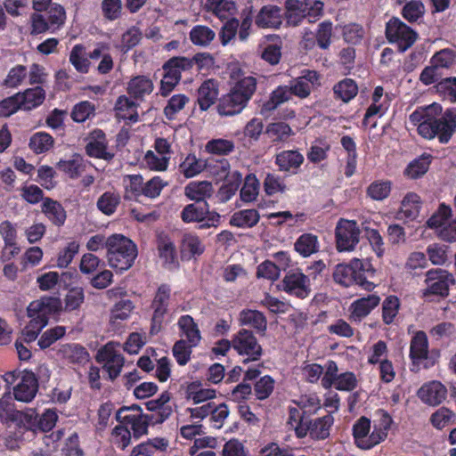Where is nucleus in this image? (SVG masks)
Returning a JSON list of instances; mask_svg holds the SVG:
<instances>
[{
	"instance_id": "obj_6",
	"label": "nucleus",
	"mask_w": 456,
	"mask_h": 456,
	"mask_svg": "<svg viewBox=\"0 0 456 456\" xmlns=\"http://www.w3.org/2000/svg\"><path fill=\"white\" fill-rule=\"evenodd\" d=\"M321 383L325 389L334 387L338 391L351 392L356 388L358 382L355 374L352 371L338 374L337 362L330 360L325 365V371Z\"/></svg>"
},
{
	"instance_id": "obj_16",
	"label": "nucleus",
	"mask_w": 456,
	"mask_h": 456,
	"mask_svg": "<svg viewBox=\"0 0 456 456\" xmlns=\"http://www.w3.org/2000/svg\"><path fill=\"white\" fill-rule=\"evenodd\" d=\"M305 158L297 150H284L275 155L274 163L279 171L296 175L304 163Z\"/></svg>"
},
{
	"instance_id": "obj_28",
	"label": "nucleus",
	"mask_w": 456,
	"mask_h": 456,
	"mask_svg": "<svg viewBox=\"0 0 456 456\" xmlns=\"http://www.w3.org/2000/svg\"><path fill=\"white\" fill-rule=\"evenodd\" d=\"M41 208L53 224L61 227L65 224L67 219L66 210L59 201L51 198H45Z\"/></svg>"
},
{
	"instance_id": "obj_38",
	"label": "nucleus",
	"mask_w": 456,
	"mask_h": 456,
	"mask_svg": "<svg viewBox=\"0 0 456 456\" xmlns=\"http://www.w3.org/2000/svg\"><path fill=\"white\" fill-rule=\"evenodd\" d=\"M259 219L260 215L256 209H242L233 213L230 224L239 228H252L257 224Z\"/></svg>"
},
{
	"instance_id": "obj_52",
	"label": "nucleus",
	"mask_w": 456,
	"mask_h": 456,
	"mask_svg": "<svg viewBox=\"0 0 456 456\" xmlns=\"http://www.w3.org/2000/svg\"><path fill=\"white\" fill-rule=\"evenodd\" d=\"M401 307V302L397 296H387L382 303V321L390 325L395 322Z\"/></svg>"
},
{
	"instance_id": "obj_45",
	"label": "nucleus",
	"mask_w": 456,
	"mask_h": 456,
	"mask_svg": "<svg viewBox=\"0 0 456 456\" xmlns=\"http://www.w3.org/2000/svg\"><path fill=\"white\" fill-rule=\"evenodd\" d=\"M54 145L53 137L46 132H37L33 134L28 142L29 149L36 154L45 153Z\"/></svg>"
},
{
	"instance_id": "obj_8",
	"label": "nucleus",
	"mask_w": 456,
	"mask_h": 456,
	"mask_svg": "<svg viewBox=\"0 0 456 456\" xmlns=\"http://www.w3.org/2000/svg\"><path fill=\"white\" fill-rule=\"evenodd\" d=\"M425 283L427 288L422 290L423 297L430 296L446 297L449 296L450 287L455 284V278L447 270L432 268L426 273Z\"/></svg>"
},
{
	"instance_id": "obj_50",
	"label": "nucleus",
	"mask_w": 456,
	"mask_h": 456,
	"mask_svg": "<svg viewBox=\"0 0 456 456\" xmlns=\"http://www.w3.org/2000/svg\"><path fill=\"white\" fill-rule=\"evenodd\" d=\"M421 208L420 197L414 192L407 193L401 203V213L411 220H414Z\"/></svg>"
},
{
	"instance_id": "obj_3",
	"label": "nucleus",
	"mask_w": 456,
	"mask_h": 456,
	"mask_svg": "<svg viewBox=\"0 0 456 456\" xmlns=\"http://www.w3.org/2000/svg\"><path fill=\"white\" fill-rule=\"evenodd\" d=\"M257 81L252 76L238 78L230 91L218 100L217 111L221 116H234L248 105L256 90Z\"/></svg>"
},
{
	"instance_id": "obj_25",
	"label": "nucleus",
	"mask_w": 456,
	"mask_h": 456,
	"mask_svg": "<svg viewBox=\"0 0 456 456\" xmlns=\"http://www.w3.org/2000/svg\"><path fill=\"white\" fill-rule=\"evenodd\" d=\"M213 186L210 182H191L184 188V195L194 202L200 204H208L206 200L207 198L211 196Z\"/></svg>"
},
{
	"instance_id": "obj_44",
	"label": "nucleus",
	"mask_w": 456,
	"mask_h": 456,
	"mask_svg": "<svg viewBox=\"0 0 456 456\" xmlns=\"http://www.w3.org/2000/svg\"><path fill=\"white\" fill-rule=\"evenodd\" d=\"M242 181V175L240 172H233L229 177L226 178L225 183L219 188L217 191V198L221 202L230 200L238 191Z\"/></svg>"
},
{
	"instance_id": "obj_10",
	"label": "nucleus",
	"mask_w": 456,
	"mask_h": 456,
	"mask_svg": "<svg viewBox=\"0 0 456 456\" xmlns=\"http://www.w3.org/2000/svg\"><path fill=\"white\" fill-rule=\"evenodd\" d=\"M361 231L354 220L339 219L335 229L338 251H352L360 241Z\"/></svg>"
},
{
	"instance_id": "obj_31",
	"label": "nucleus",
	"mask_w": 456,
	"mask_h": 456,
	"mask_svg": "<svg viewBox=\"0 0 456 456\" xmlns=\"http://www.w3.org/2000/svg\"><path fill=\"white\" fill-rule=\"evenodd\" d=\"M126 90L130 97L136 100L142 99L153 91V83L146 76H136L130 79Z\"/></svg>"
},
{
	"instance_id": "obj_1",
	"label": "nucleus",
	"mask_w": 456,
	"mask_h": 456,
	"mask_svg": "<svg viewBox=\"0 0 456 456\" xmlns=\"http://www.w3.org/2000/svg\"><path fill=\"white\" fill-rule=\"evenodd\" d=\"M410 120L418 126V133L424 139L437 138L442 144L448 143L456 133V108H448L443 111L441 104L434 102L417 108Z\"/></svg>"
},
{
	"instance_id": "obj_9",
	"label": "nucleus",
	"mask_w": 456,
	"mask_h": 456,
	"mask_svg": "<svg viewBox=\"0 0 456 456\" xmlns=\"http://www.w3.org/2000/svg\"><path fill=\"white\" fill-rule=\"evenodd\" d=\"M171 298V288L167 283L160 284L153 297L150 308L152 311L151 320V334H158L163 326L165 317L168 313Z\"/></svg>"
},
{
	"instance_id": "obj_60",
	"label": "nucleus",
	"mask_w": 456,
	"mask_h": 456,
	"mask_svg": "<svg viewBox=\"0 0 456 456\" xmlns=\"http://www.w3.org/2000/svg\"><path fill=\"white\" fill-rule=\"evenodd\" d=\"M85 302V291L82 287H72L68 289L64 297V310L73 312L78 310Z\"/></svg>"
},
{
	"instance_id": "obj_22",
	"label": "nucleus",
	"mask_w": 456,
	"mask_h": 456,
	"mask_svg": "<svg viewBox=\"0 0 456 456\" xmlns=\"http://www.w3.org/2000/svg\"><path fill=\"white\" fill-rule=\"evenodd\" d=\"M239 323L240 326H248L256 333L264 336L267 330V320L265 315L258 311L249 308L242 309L239 314Z\"/></svg>"
},
{
	"instance_id": "obj_43",
	"label": "nucleus",
	"mask_w": 456,
	"mask_h": 456,
	"mask_svg": "<svg viewBox=\"0 0 456 456\" xmlns=\"http://www.w3.org/2000/svg\"><path fill=\"white\" fill-rule=\"evenodd\" d=\"M126 200H137L143 195V178L141 175H128L124 178Z\"/></svg>"
},
{
	"instance_id": "obj_58",
	"label": "nucleus",
	"mask_w": 456,
	"mask_h": 456,
	"mask_svg": "<svg viewBox=\"0 0 456 456\" xmlns=\"http://www.w3.org/2000/svg\"><path fill=\"white\" fill-rule=\"evenodd\" d=\"M456 60V52L451 48H444L436 52L430 59V64H433L439 70L441 69H450L453 66Z\"/></svg>"
},
{
	"instance_id": "obj_35",
	"label": "nucleus",
	"mask_w": 456,
	"mask_h": 456,
	"mask_svg": "<svg viewBox=\"0 0 456 456\" xmlns=\"http://www.w3.org/2000/svg\"><path fill=\"white\" fill-rule=\"evenodd\" d=\"M318 236L310 232L301 234L294 243V249L303 257H308L319 251Z\"/></svg>"
},
{
	"instance_id": "obj_41",
	"label": "nucleus",
	"mask_w": 456,
	"mask_h": 456,
	"mask_svg": "<svg viewBox=\"0 0 456 456\" xmlns=\"http://www.w3.org/2000/svg\"><path fill=\"white\" fill-rule=\"evenodd\" d=\"M432 156L424 153L420 157L411 160L404 169V175L411 179H418L424 175L431 164Z\"/></svg>"
},
{
	"instance_id": "obj_62",
	"label": "nucleus",
	"mask_w": 456,
	"mask_h": 456,
	"mask_svg": "<svg viewBox=\"0 0 456 456\" xmlns=\"http://www.w3.org/2000/svg\"><path fill=\"white\" fill-rule=\"evenodd\" d=\"M259 190V182L253 174L245 177L244 184L240 189V196L242 201L249 203L254 201Z\"/></svg>"
},
{
	"instance_id": "obj_19",
	"label": "nucleus",
	"mask_w": 456,
	"mask_h": 456,
	"mask_svg": "<svg viewBox=\"0 0 456 456\" xmlns=\"http://www.w3.org/2000/svg\"><path fill=\"white\" fill-rule=\"evenodd\" d=\"M219 94V84L214 78L205 80L197 90V103L201 111L208 110L216 103Z\"/></svg>"
},
{
	"instance_id": "obj_7",
	"label": "nucleus",
	"mask_w": 456,
	"mask_h": 456,
	"mask_svg": "<svg viewBox=\"0 0 456 456\" xmlns=\"http://www.w3.org/2000/svg\"><path fill=\"white\" fill-rule=\"evenodd\" d=\"M233 350L240 356L244 364L259 361L263 355L262 346L258 343L253 331L240 329L233 335Z\"/></svg>"
},
{
	"instance_id": "obj_17",
	"label": "nucleus",
	"mask_w": 456,
	"mask_h": 456,
	"mask_svg": "<svg viewBox=\"0 0 456 456\" xmlns=\"http://www.w3.org/2000/svg\"><path fill=\"white\" fill-rule=\"evenodd\" d=\"M379 419L373 421V428L369 436L368 445H366L367 450L385 441L391 428L393 423L392 417L384 410H379Z\"/></svg>"
},
{
	"instance_id": "obj_23",
	"label": "nucleus",
	"mask_w": 456,
	"mask_h": 456,
	"mask_svg": "<svg viewBox=\"0 0 456 456\" xmlns=\"http://www.w3.org/2000/svg\"><path fill=\"white\" fill-rule=\"evenodd\" d=\"M171 401H146V409L151 413L146 414L148 421L151 425L163 423L173 412V405Z\"/></svg>"
},
{
	"instance_id": "obj_54",
	"label": "nucleus",
	"mask_w": 456,
	"mask_h": 456,
	"mask_svg": "<svg viewBox=\"0 0 456 456\" xmlns=\"http://www.w3.org/2000/svg\"><path fill=\"white\" fill-rule=\"evenodd\" d=\"M392 190V183L388 180H378L372 182L366 190V194L373 200H384Z\"/></svg>"
},
{
	"instance_id": "obj_12",
	"label": "nucleus",
	"mask_w": 456,
	"mask_h": 456,
	"mask_svg": "<svg viewBox=\"0 0 456 456\" xmlns=\"http://www.w3.org/2000/svg\"><path fill=\"white\" fill-rule=\"evenodd\" d=\"M96 361L102 363V370L108 373L110 380L119 376L125 363L124 356L110 343L98 351Z\"/></svg>"
},
{
	"instance_id": "obj_5",
	"label": "nucleus",
	"mask_w": 456,
	"mask_h": 456,
	"mask_svg": "<svg viewBox=\"0 0 456 456\" xmlns=\"http://www.w3.org/2000/svg\"><path fill=\"white\" fill-rule=\"evenodd\" d=\"M386 37L390 44H395L399 52L403 53L416 42L418 34L399 18L393 17L386 24Z\"/></svg>"
},
{
	"instance_id": "obj_29",
	"label": "nucleus",
	"mask_w": 456,
	"mask_h": 456,
	"mask_svg": "<svg viewBox=\"0 0 456 456\" xmlns=\"http://www.w3.org/2000/svg\"><path fill=\"white\" fill-rule=\"evenodd\" d=\"M56 167L71 179L78 178L86 169L84 158L77 153L71 156L69 159H61Z\"/></svg>"
},
{
	"instance_id": "obj_15",
	"label": "nucleus",
	"mask_w": 456,
	"mask_h": 456,
	"mask_svg": "<svg viewBox=\"0 0 456 456\" xmlns=\"http://www.w3.org/2000/svg\"><path fill=\"white\" fill-rule=\"evenodd\" d=\"M281 8L274 4L261 7L255 15V24L259 28H280L282 24Z\"/></svg>"
},
{
	"instance_id": "obj_63",
	"label": "nucleus",
	"mask_w": 456,
	"mask_h": 456,
	"mask_svg": "<svg viewBox=\"0 0 456 456\" xmlns=\"http://www.w3.org/2000/svg\"><path fill=\"white\" fill-rule=\"evenodd\" d=\"M330 151V143L323 139H318L310 147L306 157L310 162L317 164L327 159Z\"/></svg>"
},
{
	"instance_id": "obj_40",
	"label": "nucleus",
	"mask_w": 456,
	"mask_h": 456,
	"mask_svg": "<svg viewBox=\"0 0 456 456\" xmlns=\"http://www.w3.org/2000/svg\"><path fill=\"white\" fill-rule=\"evenodd\" d=\"M370 419L367 417H361L353 426V436L356 446L362 450H367L368 439L371 428Z\"/></svg>"
},
{
	"instance_id": "obj_42",
	"label": "nucleus",
	"mask_w": 456,
	"mask_h": 456,
	"mask_svg": "<svg viewBox=\"0 0 456 456\" xmlns=\"http://www.w3.org/2000/svg\"><path fill=\"white\" fill-rule=\"evenodd\" d=\"M206 167L205 159H198L195 154H188L179 165V172L185 178H191L202 171Z\"/></svg>"
},
{
	"instance_id": "obj_37",
	"label": "nucleus",
	"mask_w": 456,
	"mask_h": 456,
	"mask_svg": "<svg viewBox=\"0 0 456 456\" xmlns=\"http://www.w3.org/2000/svg\"><path fill=\"white\" fill-rule=\"evenodd\" d=\"M333 94L336 100L347 103L357 95L358 86L354 79L346 77L334 85Z\"/></svg>"
},
{
	"instance_id": "obj_47",
	"label": "nucleus",
	"mask_w": 456,
	"mask_h": 456,
	"mask_svg": "<svg viewBox=\"0 0 456 456\" xmlns=\"http://www.w3.org/2000/svg\"><path fill=\"white\" fill-rule=\"evenodd\" d=\"M191 42L197 46H208L215 39L216 33L208 26L196 25L189 33Z\"/></svg>"
},
{
	"instance_id": "obj_24",
	"label": "nucleus",
	"mask_w": 456,
	"mask_h": 456,
	"mask_svg": "<svg viewBox=\"0 0 456 456\" xmlns=\"http://www.w3.org/2000/svg\"><path fill=\"white\" fill-rule=\"evenodd\" d=\"M169 446L166 437L148 438L147 441L134 446L129 456H153L156 452H165Z\"/></svg>"
},
{
	"instance_id": "obj_39",
	"label": "nucleus",
	"mask_w": 456,
	"mask_h": 456,
	"mask_svg": "<svg viewBox=\"0 0 456 456\" xmlns=\"http://www.w3.org/2000/svg\"><path fill=\"white\" fill-rule=\"evenodd\" d=\"M191 63V61H189L188 57L175 56L167 61L163 64L162 69L165 75L172 76V77L180 81L182 78V71L190 70Z\"/></svg>"
},
{
	"instance_id": "obj_4",
	"label": "nucleus",
	"mask_w": 456,
	"mask_h": 456,
	"mask_svg": "<svg viewBox=\"0 0 456 456\" xmlns=\"http://www.w3.org/2000/svg\"><path fill=\"white\" fill-rule=\"evenodd\" d=\"M105 248L109 265L120 273L131 268L138 255L136 244L119 233L109 236L106 239Z\"/></svg>"
},
{
	"instance_id": "obj_36",
	"label": "nucleus",
	"mask_w": 456,
	"mask_h": 456,
	"mask_svg": "<svg viewBox=\"0 0 456 456\" xmlns=\"http://www.w3.org/2000/svg\"><path fill=\"white\" fill-rule=\"evenodd\" d=\"M208 209L209 204L190 203L183 208L180 217L185 224L200 223L205 220Z\"/></svg>"
},
{
	"instance_id": "obj_55",
	"label": "nucleus",
	"mask_w": 456,
	"mask_h": 456,
	"mask_svg": "<svg viewBox=\"0 0 456 456\" xmlns=\"http://www.w3.org/2000/svg\"><path fill=\"white\" fill-rule=\"evenodd\" d=\"M85 55L86 47L82 44L75 45L69 53V62L80 73H87L89 69L90 62Z\"/></svg>"
},
{
	"instance_id": "obj_26",
	"label": "nucleus",
	"mask_w": 456,
	"mask_h": 456,
	"mask_svg": "<svg viewBox=\"0 0 456 456\" xmlns=\"http://www.w3.org/2000/svg\"><path fill=\"white\" fill-rule=\"evenodd\" d=\"M61 308V301L60 298L48 297H42L39 300L32 301L28 308L27 312L36 313L37 314L45 316L47 322L49 321L50 315L58 313Z\"/></svg>"
},
{
	"instance_id": "obj_57",
	"label": "nucleus",
	"mask_w": 456,
	"mask_h": 456,
	"mask_svg": "<svg viewBox=\"0 0 456 456\" xmlns=\"http://www.w3.org/2000/svg\"><path fill=\"white\" fill-rule=\"evenodd\" d=\"M402 5L401 15L408 22L414 23L424 17L426 9L422 1H414Z\"/></svg>"
},
{
	"instance_id": "obj_13",
	"label": "nucleus",
	"mask_w": 456,
	"mask_h": 456,
	"mask_svg": "<svg viewBox=\"0 0 456 456\" xmlns=\"http://www.w3.org/2000/svg\"><path fill=\"white\" fill-rule=\"evenodd\" d=\"M282 289L289 295L304 299L311 293L310 280L301 272L289 273L282 280Z\"/></svg>"
},
{
	"instance_id": "obj_18",
	"label": "nucleus",
	"mask_w": 456,
	"mask_h": 456,
	"mask_svg": "<svg viewBox=\"0 0 456 456\" xmlns=\"http://www.w3.org/2000/svg\"><path fill=\"white\" fill-rule=\"evenodd\" d=\"M13 399H34L38 391V380L34 372L22 371L19 382L13 386Z\"/></svg>"
},
{
	"instance_id": "obj_48",
	"label": "nucleus",
	"mask_w": 456,
	"mask_h": 456,
	"mask_svg": "<svg viewBox=\"0 0 456 456\" xmlns=\"http://www.w3.org/2000/svg\"><path fill=\"white\" fill-rule=\"evenodd\" d=\"M184 390L185 399H216L214 389L204 388L200 381H193L186 386H182Z\"/></svg>"
},
{
	"instance_id": "obj_59",
	"label": "nucleus",
	"mask_w": 456,
	"mask_h": 456,
	"mask_svg": "<svg viewBox=\"0 0 456 456\" xmlns=\"http://www.w3.org/2000/svg\"><path fill=\"white\" fill-rule=\"evenodd\" d=\"M134 304L130 299H121L117 302L110 313V322L113 324L119 323L129 318L133 309Z\"/></svg>"
},
{
	"instance_id": "obj_56",
	"label": "nucleus",
	"mask_w": 456,
	"mask_h": 456,
	"mask_svg": "<svg viewBox=\"0 0 456 456\" xmlns=\"http://www.w3.org/2000/svg\"><path fill=\"white\" fill-rule=\"evenodd\" d=\"M254 16V8L253 5L246 6L240 12V20L239 21V29H238V37L240 41L245 42L248 40L250 33L251 27L253 23Z\"/></svg>"
},
{
	"instance_id": "obj_32",
	"label": "nucleus",
	"mask_w": 456,
	"mask_h": 456,
	"mask_svg": "<svg viewBox=\"0 0 456 456\" xmlns=\"http://www.w3.org/2000/svg\"><path fill=\"white\" fill-rule=\"evenodd\" d=\"M178 328L182 334L186 337L187 341L191 346H197L200 340V331L193 318L189 315H182L177 322Z\"/></svg>"
},
{
	"instance_id": "obj_46",
	"label": "nucleus",
	"mask_w": 456,
	"mask_h": 456,
	"mask_svg": "<svg viewBox=\"0 0 456 456\" xmlns=\"http://www.w3.org/2000/svg\"><path fill=\"white\" fill-rule=\"evenodd\" d=\"M419 399H445L447 389L438 380L424 383L417 393Z\"/></svg>"
},
{
	"instance_id": "obj_11",
	"label": "nucleus",
	"mask_w": 456,
	"mask_h": 456,
	"mask_svg": "<svg viewBox=\"0 0 456 456\" xmlns=\"http://www.w3.org/2000/svg\"><path fill=\"white\" fill-rule=\"evenodd\" d=\"M332 424L333 417L330 414L314 419L308 418L305 425L295 427V434L297 438H305L309 435L313 440H324L329 437Z\"/></svg>"
},
{
	"instance_id": "obj_21",
	"label": "nucleus",
	"mask_w": 456,
	"mask_h": 456,
	"mask_svg": "<svg viewBox=\"0 0 456 456\" xmlns=\"http://www.w3.org/2000/svg\"><path fill=\"white\" fill-rule=\"evenodd\" d=\"M410 359L412 365L419 366L428 356V339L423 330L417 331L410 343Z\"/></svg>"
},
{
	"instance_id": "obj_33",
	"label": "nucleus",
	"mask_w": 456,
	"mask_h": 456,
	"mask_svg": "<svg viewBox=\"0 0 456 456\" xmlns=\"http://www.w3.org/2000/svg\"><path fill=\"white\" fill-rule=\"evenodd\" d=\"M205 163L206 167L204 170L213 176L216 182L229 177L231 166L228 159L210 157L205 159Z\"/></svg>"
},
{
	"instance_id": "obj_49",
	"label": "nucleus",
	"mask_w": 456,
	"mask_h": 456,
	"mask_svg": "<svg viewBox=\"0 0 456 456\" xmlns=\"http://www.w3.org/2000/svg\"><path fill=\"white\" fill-rule=\"evenodd\" d=\"M293 402L298 406V408L289 407L288 424H289L292 428H295V427L305 425L308 419V416H306L305 408L308 403L311 404L312 406H315V403L313 401Z\"/></svg>"
},
{
	"instance_id": "obj_53",
	"label": "nucleus",
	"mask_w": 456,
	"mask_h": 456,
	"mask_svg": "<svg viewBox=\"0 0 456 456\" xmlns=\"http://www.w3.org/2000/svg\"><path fill=\"white\" fill-rule=\"evenodd\" d=\"M266 134L273 144H278L288 141L293 133L287 123L278 122L270 124L266 128Z\"/></svg>"
},
{
	"instance_id": "obj_61",
	"label": "nucleus",
	"mask_w": 456,
	"mask_h": 456,
	"mask_svg": "<svg viewBox=\"0 0 456 456\" xmlns=\"http://www.w3.org/2000/svg\"><path fill=\"white\" fill-rule=\"evenodd\" d=\"M47 24L52 28V33L62 27L66 20V11L59 4H53L46 13Z\"/></svg>"
},
{
	"instance_id": "obj_30",
	"label": "nucleus",
	"mask_w": 456,
	"mask_h": 456,
	"mask_svg": "<svg viewBox=\"0 0 456 456\" xmlns=\"http://www.w3.org/2000/svg\"><path fill=\"white\" fill-rule=\"evenodd\" d=\"M204 8L221 20L228 19L237 10L236 3L232 0H207Z\"/></svg>"
},
{
	"instance_id": "obj_64",
	"label": "nucleus",
	"mask_w": 456,
	"mask_h": 456,
	"mask_svg": "<svg viewBox=\"0 0 456 456\" xmlns=\"http://www.w3.org/2000/svg\"><path fill=\"white\" fill-rule=\"evenodd\" d=\"M333 31V23L330 20H326L318 24L315 37L317 39V45L326 50L331 44V37Z\"/></svg>"
},
{
	"instance_id": "obj_34",
	"label": "nucleus",
	"mask_w": 456,
	"mask_h": 456,
	"mask_svg": "<svg viewBox=\"0 0 456 456\" xmlns=\"http://www.w3.org/2000/svg\"><path fill=\"white\" fill-rule=\"evenodd\" d=\"M132 409H136L137 413L125 416L124 420L131 425L134 438L139 439L141 436L148 434V428L151 425V422L148 421V419H146L147 415L142 413L139 406L133 405Z\"/></svg>"
},
{
	"instance_id": "obj_27",
	"label": "nucleus",
	"mask_w": 456,
	"mask_h": 456,
	"mask_svg": "<svg viewBox=\"0 0 456 456\" xmlns=\"http://www.w3.org/2000/svg\"><path fill=\"white\" fill-rule=\"evenodd\" d=\"M23 107V110H32L41 106L45 100V90L37 86L25 89L23 92L17 93Z\"/></svg>"
},
{
	"instance_id": "obj_51",
	"label": "nucleus",
	"mask_w": 456,
	"mask_h": 456,
	"mask_svg": "<svg viewBox=\"0 0 456 456\" xmlns=\"http://www.w3.org/2000/svg\"><path fill=\"white\" fill-rule=\"evenodd\" d=\"M120 204V196L115 191H105L96 202L98 209L106 216L114 214Z\"/></svg>"
},
{
	"instance_id": "obj_2",
	"label": "nucleus",
	"mask_w": 456,
	"mask_h": 456,
	"mask_svg": "<svg viewBox=\"0 0 456 456\" xmlns=\"http://www.w3.org/2000/svg\"><path fill=\"white\" fill-rule=\"evenodd\" d=\"M377 270L369 259L353 258L348 263L335 265L332 278L336 284L342 288L357 286L371 292L379 285L374 281Z\"/></svg>"
},
{
	"instance_id": "obj_20",
	"label": "nucleus",
	"mask_w": 456,
	"mask_h": 456,
	"mask_svg": "<svg viewBox=\"0 0 456 456\" xmlns=\"http://www.w3.org/2000/svg\"><path fill=\"white\" fill-rule=\"evenodd\" d=\"M379 303L380 297L376 294H370L354 300L349 307L351 319L354 321H362L368 316Z\"/></svg>"
},
{
	"instance_id": "obj_14",
	"label": "nucleus",
	"mask_w": 456,
	"mask_h": 456,
	"mask_svg": "<svg viewBox=\"0 0 456 456\" xmlns=\"http://www.w3.org/2000/svg\"><path fill=\"white\" fill-rule=\"evenodd\" d=\"M86 153L94 159L110 161L115 154L108 151V140L105 133L101 129H94L90 133Z\"/></svg>"
}]
</instances>
